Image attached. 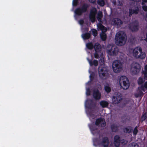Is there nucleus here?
Segmentation results:
<instances>
[{"label":"nucleus","instance_id":"obj_1","mask_svg":"<svg viewBox=\"0 0 147 147\" xmlns=\"http://www.w3.org/2000/svg\"><path fill=\"white\" fill-rule=\"evenodd\" d=\"M126 35L124 32L121 31L118 32L115 38L116 44L118 46L123 45L126 43Z\"/></svg>","mask_w":147,"mask_h":147},{"label":"nucleus","instance_id":"obj_2","mask_svg":"<svg viewBox=\"0 0 147 147\" xmlns=\"http://www.w3.org/2000/svg\"><path fill=\"white\" fill-rule=\"evenodd\" d=\"M119 84L120 86L124 90L127 89L129 86V81L127 78L125 76H121L119 80Z\"/></svg>","mask_w":147,"mask_h":147},{"label":"nucleus","instance_id":"obj_3","mask_svg":"<svg viewBox=\"0 0 147 147\" xmlns=\"http://www.w3.org/2000/svg\"><path fill=\"white\" fill-rule=\"evenodd\" d=\"M98 71L100 77L102 79H106L108 76L107 69L102 66H99L98 68Z\"/></svg>","mask_w":147,"mask_h":147},{"label":"nucleus","instance_id":"obj_4","mask_svg":"<svg viewBox=\"0 0 147 147\" xmlns=\"http://www.w3.org/2000/svg\"><path fill=\"white\" fill-rule=\"evenodd\" d=\"M88 7V5L87 4H84L81 7L77 8L75 9V14L77 16H81L83 13L87 11Z\"/></svg>","mask_w":147,"mask_h":147},{"label":"nucleus","instance_id":"obj_5","mask_svg":"<svg viewBox=\"0 0 147 147\" xmlns=\"http://www.w3.org/2000/svg\"><path fill=\"white\" fill-rule=\"evenodd\" d=\"M107 51L108 54L111 56H116L118 53L119 50L116 46L109 45Z\"/></svg>","mask_w":147,"mask_h":147},{"label":"nucleus","instance_id":"obj_6","mask_svg":"<svg viewBox=\"0 0 147 147\" xmlns=\"http://www.w3.org/2000/svg\"><path fill=\"white\" fill-rule=\"evenodd\" d=\"M112 66L113 70L115 73H119L122 69V64L121 62L119 60L114 61L112 63Z\"/></svg>","mask_w":147,"mask_h":147},{"label":"nucleus","instance_id":"obj_7","mask_svg":"<svg viewBox=\"0 0 147 147\" xmlns=\"http://www.w3.org/2000/svg\"><path fill=\"white\" fill-rule=\"evenodd\" d=\"M132 73L134 75L137 74L140 72L141 66L140 64L137 62L133 63L131 65Z\"/></svg>","mask_w":147,"mask_h":147},{"label":"nucleus","instance_id":"obj_8","mask_svg":"<svg viewBox=\"0 0 147 147\" xmlns=\"http://www.w3.org/2000/svg\"><path fill=\"white\" fill-rule=\"evenodd\" d=\"M129 29L132 32H136L139 30V23L137 20H136L128 25Z\"/></svg>","mask_w":147,"mask_h":147},{"label":"nucleus","instance_id":"obj_9","mask_svg":"<svg viewBox=\"0 0 147 147\" xmlns=\"http://www.w3.org/2000/svg\"><path fill=\"white\" fill-rule=\"evenodd\" d=\"M95 124L96 126H98L100 124V126L103 127L105 126L106 123L103 119L100 118L96 120Z\"/></svg>","mask_w":147,"mask_h":147},{"label":"nucleus","instance_id":"obj_10","mask_svg":"<svg viewBox=\"0 0 147 147\" xmlns=\"http://www.w3.org/2000/svg\"><path fill=\"white\" fill-rule=\"evenodd\" d=\"M95 104L94 103L92 100L90 99L87 100L86 107L88 109H94L95 108Z\"/></svg>","mask_w":147,"mask_h":147},{"label":"nucleus","instance_id":"obj_11","mask_svg":"<svg viewBox=\"0 0 147 147\" xmlns=\"http://www.w3.org/2000/svg\"><path fill=\"white\" fill-rule=\"evenodd\" d=\"M112 22H113V24L117 26V28L121 27L123 23L121 19L117 18L113 19Z\"/></svg>","mask_w":147,"mask_h":147},{"label":"nucleus","instance_id":"obj_12","mask_svg":"<svg viewBox=\"0 0 147 147\" xmlns=\"http://www.w3.org/2000/svg\"><path fill=\"white\" fill-rule=\"evenodd\" d=\"M89 127L93 135H95L98 133V129L96 125L94 124H91L89 125Z\"/></svg>","mask_w":147,"mask_h":147},{"label":"nucleus","instance_id":"obj_13","mask_svg":"<svg viewBox=\"0 0 147 147\" xmlns=\"http://www.w3.org/2000/svg\"><path fill=\"white\" fill-rule=\"evenodd\" d=\"M122 99V96L119 94H117L113 96L112 100L113 103L115 104L119 103Z\"/></svg>","mask_w":147,"mask_h":147},{"label":"nucleus","instance_id":"obj_14","mask_svg":"<svg viewBox=\"0 0 147 147\" xmlns=\"http://www.w3.org/2000/svg\"><path fill=\"white\" fill-rule=\"evenodd\" d=\"M93 96L94 98L96 100H98L101 98V94L98 89L94 90L93 91Z\"/></svg>","mask_w":147,"mask_h":147},{"label":"nucleus","instance_id":"obj_15","mask_svg":"<svg viewBox=\"0 0 147 147\" xmlns=\"http://www.w3.org/2000/svg\"><path fill=\"white\" fill-rule=\"evenodd\" d=\"M139 11V8L138 6H136L135 9H132L131 8L129 9V16L131 17L134 14H137L138 13Z\"/></svg>","mask_w":147,"mask_h":147},{"label":"nucleus","instance_id":"obj_16","mask_svg":"<svg viewBox=\"0 0 147 147\" xmlns=\"http://www.w3.org/2000/svg\"><path fill=\"white\" fill-rule=\"evenodd\" d=\"M101 144L103 147H108L109 144V141L107 137H104L102 138Z\"/></svg>","mask_w":147,"mask_h":147},{"label":"nucleus","instance_id":"obj_17","mask_svg":"<svg viewBox=\"0 0 147 147\" xmlns=\"http://www.w3.org/2000/svg\"><path fill=\"white\" fill-rule=\"evenodd\" d=\"M121 142L120 137L118 135H116L114 137V144L115 146L116 147L119 146Z\"/></svg>","mask_w":147,"mask_h":147},{"label":"nucleus","instance_id":"obj_18","mask_svg":"<svg viewBox=\"0 0 147 147\" xmlns=\"http://www.w3.org/2000/svg\"><path fill=\"white\" fill-rule=\"evenodd\" d=\"M138 51L139 52L142 51V48L140 47H135L133 51V56L136 58H138V56L139 55H138L139 53Z\"/></svg>","mask_w":147,"mask_h":147},{"label":"nucleus","instance_id":"obj_19","mask_svg":"<svg viewBox=\"0 0 147 147\" xmlns=\"http://www.w3.org/2000/svg\"><path fill=\"white\" fill-rule=\"evenodd\" d=\"M94 49L95 52H98L100 53L101 52V47L100 44H95L94 46Z\"/></svg>","mask_w":147,"mask_h":147},{"label":"nucleus","instance_id":"obj_20","mask_svg":"<svg viewBox=\"0 0 147 147\" xmlns=\"http://www.w3.org/2000/svg\"><path fill=\"white\" fill-rule=\"evenodd\" d=\"M88 60L90 66L94 65L96 66L98 65V61L96 60H94L92 61L91 59H88Z\"/></svg>","mask_w":147,"mask_h":147},{"label":"nucleus","instance_id":"obj_21","mask_svg":"<svg viewBox=\"0 0 147 147\" xmlns=\"http://www.w3.org/2000/svg\"><path fill=\"white\" fill-rule=\"evenodd\" d=\"M119 127L115 124H113L111 126V128L112 132H116L118 130Z\"/></svg>","mask_w":147,"mask_h":147},{"label":"nucleus","instance_id":"obj_22","mask_svg":"<svg viewBox=\"0 0 147 147\" xmlns=\"http://www.w3.org/2000/svg\"><path fill=\"white\" fill-rule=\"evenodd\" d=\"M90 34L89 33L87 32L83 34L82 35V36L83 39L84 40H87L90 37Z\"/></svg>","mask_w":147,"mask_h":147},{"label":"nucleus","instance_id":"obj_23","mask_svg":"<svg viewBox=\"0 0 147 147\" xmlns=\"http://www.w3.org/2000/svg\"><path fill=\"white\" fill-rule=\"evenodd\" d=\"M100 104L102 108H105L108 107L109 103L107 101L102 100L100 102Z\"/></svg>","mask_w":147,"mask_h":147},{"label":"nucleus","instance_id":"obj_24","mask_svg":"<svg viewBox=\"0 0 147 147\" xmlns=\"http://www.w3.org/2000/svg\"><path fill=\"white\" fill-rule=\"evenodd\" d=\"M144 94V93L141 90L139 89L138 93L135 94V96L136 97L138 98L139 97H142Z\"/></svg>","mask_w":147,"mask_h":147},{"label":"nucleus","instance_id":"obj_25","mask_svg":"<svg viewBox=\"0 0 147 147\" xmlns=\"http://www.w3.org/2000/svg\"><path fill=\"white\" fill-rule=\"evenodd\" d=\"M140 54L138 56V58L141 59H144L146 57V55L145 53L142 52V51L140 52Z\"/></svg>","mask_w":147,"mask_h":147},{"label":"nucleus","instance_id":"obj_26","mask_svg":"<svg viewBox=\"0 0 147 147\" xmlns=\"http://www.w3.org/2000/svg\"><path fill=\"white\" fill-rule=\"evenodd\" d=\"M100 37L102 40L105 41L107 38V35L105 32H102L100 34Z\"/></svg>","mask_w":147,"mask_h":147},{"label":"nucleus","instance_id":"obj_27","mask_svg":"<svg viewBox=\"0 0 147 147\" xmlns=\"http://www.w3.org/2000/svg\"><path fill=\"white\" fill-rule=\"evenodd\" d=\"M87 48L90 50H92L94 48V46L92 42L88 43L86 44Z\"/></svg>","mask_w":147,"mask_h":147},{"label":"nucleus","instance_id":"obj_28","mask_svg":"<svg viewBox=\"0 0 147 147\" xmlns=\"http://www.w3.org/2000/svg\"><path fill=\"white\" fill-rule=\"evenodd\" d=\"M103 16L102 13L101 11H99L98 12L96 17L98 21H100L101 18Z\"/></svg>","mask_w":147,"mask_h":147},{"label":"nucleus","instance_id":"obj_29","mask_svg":"<svg viewBox=\"0 0 147 147\" xmlns=\"http://www.w3.org/2000/svg\"><path fill=\"white\" fill-rule=\"evenodd\" d=\"M104 88L105 91L107 93H109L111 91V88L109 85L105 86Z\"/></svg>","mask_w":147,"mask_h":147},{"label":"nucleus","instance_id":"obj_30","mask_svg":"<svg viewBox=\"0 0 147 147\" xmlns=\"http://www.w3.org/2000/svg\"><path fill=\"white\" fill-rule=\"evenodd\" d=\"M125 129L127 132L130 133L133 131V128L132 127L128 126L127 127L125 128Z\"/></svg>","mask_w":147,"mask_h":147},{"label":"nucleus","instance_id":"obj_31","mask_svg":"<svg viewBox=\"0 0 147 147\" xmlns=\"http://www.w3.org/2000/svg\"><path fill=\"white\" fill-rule=\"evenodd\" d=\"M145 81V80H144L142 78L140 77L138 80V84L139 85L142 84Z\"/></svg>","mask_w":147,"mask_h":147},{"label":"nucleus","instance_id":"obj_32","mask_svg":"<svg viewBox=\"0 0 147 147\" xmlns=\"http://www.w3.org/2000/svg\"><path fill=\"white\" fill-rule=\"evenodd\" d=\"M97 3L101 6H103L105 4L104 0H98Z\"/></svg>","mask_w":147,"mask_h":147},{"label":"nucleus","instance_id":"obj_33","mask_svg":"<svg viewBox=\"0 0 147 147\" xmlns=\"http://www.w3.org/2000/svg\"><path fill=\"white\" fill-rule=\"evenodd\" d=\"M96 13V10L95 9V10H91L90 11V16H95V15Z\"/></svg>","mask_w":147,"mask_h":147},{"label":"nucleus","instance_id":"obj_34","mask_svg":"<svg viewBox=\"0 0 147 147\" xmlns=\"http://www.w3.org/2000/svg\"><path fill=\"white\" fill-rule=\"evenodd\" d=\"M142 74L144 75V78L145 80H147V72L146 71H142Z\"/></svg>","mask_w":147,"mask_h":147},{"label":"nucleus","instance_id":"obj_35","mask_svg":"<svg viewBox=\"0 0 147 147\" xmlns=\"http://www.w3.org/2000/svg\"><path fill=\"white\" fill-rule=\"evenodd\" d=\"M130 147H139V146L137 143L133 142L130 145Z\"/></svg>","mask_w":147,"mask_h":147},{"label":"nucleus","instance_id":"obj_36","mask_svg":"<svg viewBox=\"0 0 147 147\" xmlns=\"http://www.w3.org/2000/svg\"><path fill=\"white\" fill-rule=\"evenodd\" d=\"M92 34L94 36H97V31L96 29H93L92 30Z\"/></svg>","mask_w":147,"mask_h":147},{"label":"nucleus","instance_id":"obj_37","mask_svg":"<svg viewBox=\"0 0 147 147\" xmlns=\"http://www.w3.org/2000/svg\"><path fill=\"white\" fill-rule=\"evenodd\" d=\"M138 127L136 126L134 128L133 131V135H136L138 134Z\"/></svg>","mask_w":147,"mask_h":147},{"label":"nucleus","instance_id":"obj_38","mask_svg":"<svg viewBox=\"0 0 147 147\" xmlns=\"http://www.w3.org/2000/svg\"><path fill=\"white\" fill-rule=\"evenodd\" d=\"M89 18L92 22L94 23L95 22V16H89Z\"/></svg>","mask_w":147,"mask_h":147},{"label":"nucleus","instance_id":"obj_39","mask_svg":"<svg viewBox=\"0 0 147 147\" xmlns=\"http://www.w3.org/2000/svg\"><path fill=\"white\" fill-rule=\"evenodd\" d=\"M147 117L146 115V113H145L142 116V121H145L147 118Z\"/></svg>","mask_w":147,"mask_h":147},{"label":"nucleus","instance_id":"obj_40","mask_svg":"<svg viewBox=\"0 0 147 147\" xmlns=\"http://www.w3.org/2000/svg\"><path fill=\"white\" fill-rule=\"evenodd\" d=\"M145 88L144 87V86L143 85H141L140 87L138 88V89L141 91L142 90L144 92L145 91Z\"/></svg>","mask_w":147,"mask_h":147},{"label":"nucleus","instance_id":"obj_41","mask_svg":"<svg viewBox=\"0 0 147 147\" xmlns=\"http://www.w3.org/2000/svg\"><path fill=\"white\" fill-rule=\"evenodd\" d=\"M98 28L100 30L102 29L103 28H105V27L102 24H100L98 25Z\"/></svg>","mask_w":147,"mask_h":147},{"label":"nucleus","instance_id":"obj_42","mask_svg":"<svg viewBox=\"0 0 147 147\" xmlns=\"http://www.w3.org/2000/svg\"><path fill=\"white\" fill-rule=\"evenodd\" d=\"M91 91L90 89L88 88L87 89L86 91V94L87 96H89L90 95Z\"/></svg>","mask_w":147,"mask_h":147},{"label":"nucleus","instance_id":"obj_43","mask_svg":"<svg viewBox=\"0 0 147 147\" xmlns=\"http://www.w3.org/2000/svg\"><path fill=\"white\" fill-rule=\"evenodd\" d=\"M78 0H73V5L74 6H76L78 3Z\"/></svg>","mask_w":147,"mask_h":147},{"label":"nucleus","instance_id":"obj_44","mask_svg":"<svg viewBox=\"0 0 147 147\" xmlns=\"http://www.w3.org/2000/svg\"><path fill=\"white\" fill-rule=\"evenodd\" d=\"M100 53H99L98 52H95V53L94 54V57L96 59H98L99 57V54Z\"/></svg>","mask_w":147,"mask_h":147},{"label":"nucleus","instance_id":"obj_45","mask_svg":"<svg viewBox=\"0 0 147 147\" xmlns=\"http://www.w3.org/2000/svg\"><path fill=\"white\" fill-rule=\"evenodd\" d=\"M143 10L145 11H147V6L146 5H143L142 6Z\"/></svg>","mask_w":147,"mask_h":147},{"label":"nucleus","instance_id":"obj_46","mask_svg":"<svg viewBox=\"0 0 147 147\" xmlns=\"http://www.w3.org/2000/svg\"><path fill=\"white\" fill-rule=\"evenodd\" d=\"M79 23L81 25H82L84 23V21L82 20H80L79 21Z\"/></svg>","mask_w":147,"mask_h":147},{"label":"nucleus","instance_id":"obj_47","mask_svg":"<svg viewBox=\"0 0 147 147\" xmlns=\"http://www.w3.org/2000/svg\"><path fill=\"white\" fill-rule=\"evenodd\" d=\"M142 5H143L145 4V3L147 2V0H142Z\"/></svg>","mask_w":147,"mask_h":147},{"label":"nucleus","instance_id":"obj_48","mask_svg":"<svg viewBox=\"0 0 147 147\" xmlns=\"http://www.w3.org/2000/svg\"><path fill=\"white\" fill-rule=\"evenodd\" d=\"M101 30H102V32H105L107 31V29L105 27V28H103Z\"/></svg>","mask_w":147,"mask_h":147},{"label":"nucleus","instance_id":"obj_49","mask_svg":"<svg viewBox=\"0 0 147 147\" xmlns=\"http://www.w3.org/2000/svg\"><path fill=\"white\" fill-rule=\"evenodd\" d=\"M90 80L91 81H92L94 78V77L91 75L90 76Z\"/></svg>","mask_w":147,"mask_h":147},{"label":"nucleus","instance_id":"obj_50","mask_svg":"<svg viewBox=\"0 0 147 147\" xmlns=\"http://www.w3.org/2000/svg\"><path fill=\"white\" fill-rule=\"evenodd\" d=\"M145 88L147 89V81L145 82L143 85Z\"/></svg>","mask_w":147,"mask_h":147},{"label":"nucleus","instance_id":"obj_51","mask_svg":"<svg viewBox=\"0 0 147 147\" xmlns=\"http://www.w3.org/2000/svg\"><path fill=\"white\" fill-rule=\"evenodd\" d=\"M89 2L91 3H94L96 1V0H89Z\"/></svg>","mask_w":147,"mask_h":147},{"label":"nucleus","instance_id":"obj_52","mask_svg":"<svg viewBox=\"0 0 147 147\" xmlns=\"http://www.w3.org/2000/svg\"><path fill=\"white\" fill-rule=\"evenodd\" d=\"M144 69L145 70L144 71H146L147 72V65H145L144 67Z\"/></svg>","mask_w":147,"mask_h":147},{"label":"nucleus","instance_id":"obj_53","mask_svg":"<svg viewBox=\"0 0 147 147\" xmlns=\"http://www.w3.org/2000/svg\"><path fill=\"white\" fill-rule=\"evenodd\" d=\"M132 1L136 2H138V1H139V0H132Z\"/></svg>","mask_w":147,"mask_h":147},{"label":"nucleus","instance_id":"obj_54","mask_svg":"<svg viewBox=\"0 0 147 147\" xmlns=\"http://www.w3.org/2000/svg\"><path fill=\"white\" fill-rule=\"evenodd\" d=\"M146 38L145 40H146V42H147V33H146Z\"/></svg>","mask_w":147,"mask_h":147},{"label":"nucleus","instance_id":"obj_55","mask_svg":"<svg viewBox=\"0 0 147 147\" xmlns=\"http://www.w3.org/2000/svg\"><path fill=\"white\" fill-rule=\"evenodd\" d=\"M146 16L147 17V14H146Z\"/></svg>","mask_w":147,"mask_h":147}]
</instances>
